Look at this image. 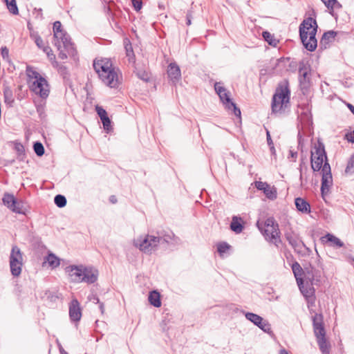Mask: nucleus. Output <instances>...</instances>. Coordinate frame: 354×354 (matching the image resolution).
<instances>
[{
  "label": "nucleus",
  "mask_w": 354,
  "mask_h": 354,
  "mask_svg": "<svg viewBox=\"0 0 354 354\" xmlns=\"http://www.w3.org/2000/svg\"><path fill=\"white\" fill-rule=\"evenodd\" d=\"M263 37L264 39L271 46H276L279 42L277 39H276L273 35L268 31L263 32Z\"/></svg>",
  "instance_id": "c756f323"
},
{
  "label": "nucleus",
  "mask_w": 354,
  "mask_h": 354,
  "mask_svg": "<svg viewBox=\"0 0 354 354\" xmlns=\"http://www.w3.org/2000/svg\"><path fill=\"white\" fill-rule=\"evenodd\" d=\"M301 292L306 298L308 303L313 304L315 300V289L311 286H305L303 283H297Z\"/></svg>",
  "instance_id": "412c9836"
},
{
  "label": "nucleus",
  "mask_w": 354,
  "mask_h": 354,
  "mask_svg": "<svg viewBox=\"0 0 354 354\" xmlns=\"http://www.w3.org/2000/svg\"><path fill=\"white\" fill-rule=\"evenodd\" d=\"M62 24L60 21H57L53 24V32H57L59 31H62Z\"/></svg>",
  "instance_id": "ea45409f"
},
{
  "label": "nucleus",
  "mask_w": 354,
  "mask_h": 354,
  "mask_svg": "<svg viewBox=\"0 0 354 354\" xmlns=\"http://www.w3.org/2000/svg\"><path fill=\"white\" fill-rule=\"evenodd\" d=\"M167 75L171 81H178L181 77V73L179 66L175 63H171L168 66Z\"/></svg>",
  "instance_id": "4be33fe9"
},
{
  "label": "nucleus",
  "mask_w": 354,
  "mask_h": 354,
  "mask_svg": "<svg viewBox=\"0 0 354 354\" xmlns=\"http://www.w3.org/2000/svg\"><path fill=\"white\" fill-rule=\"evenodd\" d=\"M9 50L7 47L1 48V55L3 58L8 57Z\"/></svg>",
  "instance_id": "c03bdc74"
},
{
  "label": "nucleus",
  "mask_w": 354,
  "mask_h": 354,
  "mask_svg": "<svg viewBox=\"0 0 354 354\" xmlns=\"http://www.w3.org/2000/svg\"><path fill=\"white\" fill-rule=\"evenodd\" d=\"M255 187L263 192L266 196L270 199L276 198L277 197V190L274 187L270 186L266 182L262 181H256Z\"/></svg>",
  "instance_id": "dca6fc26"
},
{
  "label": "nucleus",
  "mask_w": 354,
  "mask_h": 354,
  "mask_svg": "<svg viewBox=\"0 0 354 354\" xmlns=\"http://www.w3.org/2000/svg\"><path fill=\"white\" fill-rule=\"evenodd\" d=\"M243 221L241 217L234 216L232 218L230 228L234 232L239 234L241 233L243 229Z\"/></svg>",
  "instance_id": "393cba45"
},
{
  "label": "nucleus",
  "mask_w": 354,
  "mask_h": 354,
  "mask_svg": "<svg viewBox=\"0 0 354 354\" xmlns=\"http://www.w3.org/2000/svg\"><path fill=\"white\" fill-rule=\"evenodd\" d=\"M295 203L298 211L305 214L310 212V205L304 198H297Z\"/></svg>",
  "instance_id": "5701e85b"
},
{
  "label": "nucleus",
  "mask_w": 354,
  "mask_h": 354,
  "mask_svg": "<svg viewBox=\"0 0 354 354\" xmlns=\"http://www.w3.org/2000/svg\"><path fill=\"white\" fill-rule=\"evenodd\" d=\"M135 245L145 253H151L156 249L160 238L152 235H145L138 238L134 241Z\"/></svg>",
  "instance_id": "1a4fd4ad"
},
{
  "label": "nucleus",
  "mask_w": 354,
  "mask_h": 354,
  "mask_svg": "<svg viewBox=\"0 0 354 354\" xmlns=\"http://www.w3.org/2000/svg\"><path fill=\"white\" fill-rule=\"evenodd\" d=\"M46 263H48V265L53 269L59 266L60 260L55 254L50 253L46 257L45 261L43 262V266H44Z\"/></svg>",
  "instance_id": "bb28decb"
},
{
  "label": "nucleus",
  "mask_w": 354,
  "mask_h": 354,
  "mask_svg": "<svg viewBox=\"0 0 354 354\" xmlns=\"http://www.w3.org/2000/svg\"><path fill=\"white\" fill-rule=\"evenodd\" d=\"M245 317L265 331L268 328V324L261 317L257 314L248 313Z\"/></svg>",
  "instance_id": "aec40b11"
},
{
  "label": "nucleus",
  "mask_w": 354,
  "mask_h": 354,
  "mask_svg": "<svg viewBox=\"0 0 354 354\" xmlns=\"http://www.w3.org/2000/svg\"><path fill=\"white\" fill-rule=\"evenodd\" d=\"M133 6L136 10H140L142 8V1L140 0H131Z\"/></svg>",
  "instance_id": "a19ab883"
},
{
  "label": "nucleus",
  "mask_w": 354,
  "mask_h": 354,
  "mask_svg": "<svg viewBox=\"0 0 354 354\" xmlns=\"http://www.w3.org/2000/svg\"><path fill=\"white\" fill-rule=\"evenodd\" d=\"M95 111L102 120L103 127L106 131H109L111 129V122L109 119L107 112L102 106L97 105L95 106Z\"/></svg>",
  "instance_id": "a211bd4d"
},
{
  "label": "nucleus",
  "mask_w": 354,
  "mask_h": 354,
  "mask_svg": "<svg viewBox=\"0 0 354 354\" xmlns=\"http://www.w3.org/2000/svg\"><path fill=\"white\" fill-rule=\"evenodd\" d=\"M109 200L112 203H115L117 202V198L115 196H111Z\"/></svg>",
  "instance_id": "de8ad7c7"
},
{
  "label": "nucleus",
  "mask_w": 354,
  "mask_h": 354,
  "mask_svg": "<svg viewBox=\"0 0 354 354\" xmlns=\"http://www.w3.org/2000/svg\"><path fill=\"white\" fill-rule=\"evenodd\" d=\"M93 68L100 80L106 86L116 88L122 84V74L119 69L113 66L111 59H95L93 61Z\"/></svg>",
  "instance_id": "f257e3e1"
},
{
  "label": "nucleus",
  "mask_w": 354,
  "mask_h": 354,
  "mask_svg": "<svg viewBox=\"0 0 354 354\" xmlns=\"http://www.w3.org/2000/svg\"><path fill=\"white\" fill-rule=\"evenodd\" d=\"M83 276L82 282L87 283H95L98 277V271L93 267H86L83 266Z\"/></svg>",
  "instance_id": "4468645a"
},
{
  "label": "nucleus",
  "mask_w": 354,
  "mask_h": 354,
  "mask_svg": "<svg viewBox=\"0 0 354 354\" xmlns=\"http://www.w3.org/2000/svg\"><path fill=\"white\" fill-rule=\"evenodd\" d=\"M292 269L297 283H303V269L300 265L298 263H295L292 266Z\"/></svg>",
  "instance_id": "cd10ccee"
},
{
  "label": "nucleus",
  "mask_w": 354,
  "mask_h": 354,
  "mask_svg": "<svg viewBox=\"0 0 354 354\" xmlns=\"http://www.w3.org/2000/svg\"><path fill=\"white\" fill-rule=\"evenodd\" d=\"M310 162L314 171L322 170L325 162H328L324 147L321 144L315 145L312 149Z\"/></svg>",
  "instance_id": "0eeeda50"
},
{
  "label": "nucleus",
  "mask_w": 354,
  "mask_h": 354,
  "mask_svg": "<svg viewBox=\"0 0 354 354\" xmlns=\"http://www.w3.org/2000/svg\"><path fill=\"white\" fill-rule=\"evenodd\" d=\"M24 265L23 253L19 248L14 245L10 255V268L12 274L15 277L20 275Z\"/></svg>",
  "instance_id": "6e6552de"
},
{
  "label": "nucleus",
  "mask_w": 354,
  "mask_h": 354,
  "mask_svg": "<svg viewBox=\"0 0 354 354\" xmlns=\"http://www.w3.org/2000/svg\"><path fill=\"white\" fill-rule=\"evenodd\" d=\"M44 51L46 53L48 59L50 60L55 68H57L60 72H64L66 70L65 67L59 65L55 60V55L53 54V50L50 47L47 46L44 48Z\"/></svg>",
  "instance_id": "b1692460"
},
{
  "label": "nucleus",
  "mask_w": 354,
  "mask_h": 354,
  "mask_svg": "<svg viewBox=\"0 0 354 354\" xmlns=\"http://www.w3.org/2000/svg\"><path fill=\"white\" fill-rule=\"evenodd\" d=\"M33 148H34V151H35V153L37 156H41L44 153V148L41 143H40V142L35 143Z\"/></svg>",
  "instance_id": "72a5a7b5"
},
{
  "label": "nucleus",
  "mask_w": 354,
  "mask_h": 354,
  "mask_svg": "<svg viewBox=\"0 0 354 354\" xmlns=\"http://www.w3.org/2000/svg\"><path fill=\"white\" fill-rule=\"evenodd\" d=\"M26 73L30 90L41 98H46L50 93V86L47 80L32 66L26 67Z\"/></svg>",
  "instance_id": "f03ea898"
},
{
  "label": "nucleus",
  "mask_w": 354,
  "mask_h": 354,
  "mask_svg": "<svg viewBox=\"0 0 354 354\" xmlns=\"http://www.w3.org/2000/svg\"><path fill=\"white\" fill-rule=\"evenodd\" d=\"M299 73H300L301 75H302L304 77V80H300L301 83L304 84L306 78L308 76V73H307V71H304L302 68H300L299 69Z\"/></svg>",
  "instance_id": "37998d69"
},
{
  "label": "nucleus",
  "mask_w": 354,
  "mask_h": 354,
  "mask_svg": "<svg viewBox=\"0 0 354 354\" xmlns=\"http://www.w3.org/2000/svg\"><path fill=\"white\" fill-rule=\"evenodd\" d=\"M35 43L39 48H42L43 49L46 47L44 46V41L40 37H37L35 38Z\"/></svg>",
  "instance_id": "79ce46f5"
},
{
  "label": "nucleus",
  "mask_w": 354,
  "mask_h": 354,
  "mask_svg": "<svg viewBox=\"0 0 354 354\" xmlns=\"http://www.w3.org/2000/svg\"><path fill=\"white\" fill-rule=\"evenodd\" d=\"M317 25L312 17L305 19L299 26V35L303 45L309 51H314L317 46L315 37Z\"/></svg>",
  "instance_id": "7ed1b4c3"
},
{
  "label": "nucleus",
  "mask_w": 354,
  "mask_h": 354,
  "mask_svg": "<svg viewBox=\"0 0 354 354\" xmlns=\"http://www.w3.org/2000/svg\"><path fill=\"white\" fill-rule=\"evenodd\" d=\"M148 299L150 304L154 307L159 308L162 305L160 294L156 290L150 292Z\"/></svg>",
  "instance_id": "a878e982"
},
{
  "label": "nucleus",
  "mask_w": 354,
  "mask_h": 354,
  "mask_svg": "<svg viewBox=\"0 0 354 354\" xmlns=\"http://www.w3.org/2000/svg\"><path fill=\"white\" fill-rule=\"evenodd\" d=\"M345 138L348 140V142L354 143V130L353 131H350L346 133Z\"/></svg>",
  "instance_id": "58836bf2"
},
{
  "label": "nucleus",
  "mask_w": 354,
  "mask_h": 354,
  "mask_svg": "<svg viewBox=\"0 0 354 354\" xmlns=\"http://www.w3.org/2000/svg\"><path fill=\"white\" fill-rule=\"evenodd\" d=\"M257 225L266 240L277 243L280 240L279 225L273 217L257 221Z\"/></svg>",
  "instance_id": "423d86ee"
},
{
  "label": "nucleus",
  "mask_w": 354,
  "mask_h": 354,
  "mask_svg": "<svg viewBox=\"0 0 354 354\" xmlns=\"http://www.w3.org/2000/svg\"><path fill=\"white\" fill-rule=\"evenodd\" d=\"M226 108L230 109V110H232L234 115L237 117H240L241 116V111L239 109H238L236 106V104L232 102L231 103H230L228 105L226 106Z\"/></svg>",
  "instance_id": "c9c22d12"
},
{
  "label": "nucleus",
  "mask_w": 354,
  "mask_h": 354,
  "mask_svg": "<svg viewBox=\"0 0 354 354\" xmlns=\"http://www.w3.org/2000/svg\"><path fill=\"white\" fill-rule=\"evenodd\" d=\"M322 1L328 8H331V9H333L334 8L335 4H336L337 3V0H322Z\"/></svg>",
  "instance_id": "e433bc0d"
},
{
  "label": "nucleus",
  "mask_w": 354,
  "mask_h": 354,
  "mask_svg": "<svg viewBox=\"0 0 354 354\" xmlns=\"http://www.w3.org/2000/svg\"><path fill=\"white\" fill-rule=\"evenodd\" d=\"M335 32L331 31V32H325L324 35H323V37L322 38V41L321 42H322L323 41H326V40H328L330 38H333L334 39L335 38Z\"/></svg>",
  "instance_id": "4c0bfd02"
},
{
  "label": "nucleus",
  "mask_w": 354,
  "mask_h": 354,
  "mask_svg": "<svg viewBox=\"0 0 354 354\" xmlns=\"http://www.w3.org/2000/svg\"><path fill=\"white\" fill-rule=\"evenodd\" d=\"M286 238H287V239L289 241V242H290L291 244H292V241H291L290 238L288 235H286Z\"/></svg>",
  "instance_id": "603ef678"
},
{
  "label": "nucleus",
  "mask_w": 354,
  "mask_h": 354,
  "mask_svg": "<svg viewBox=\"0 0 354 354\" xmlns=\"http://www.w3.org/2000/svg\"><path fill=\"white\" fill-rule=\"evenodd\" d=\"M83 266H69L65 268L70 280L75 283H82L83 276Z\"/></svg>",
  "instance_id": "ddd939ff"
},
{
  "label": "nucleus",
  "mask_w": 354,
  "mask_h": 354,
  "mask_svg": "<svg viewBox=\"0 0 354 354\" xmlns=\"http://www.w3.org/2000/svg\"><path fill=\"white\" fill-rule=\"evenodd\" d=\"M315 335L322 354H330V344L326 337L324 317L321 313H315L313 317Z\"/></svg>",
  "instance_id": "39448f33"
},
{
  "label": "nucleus",
  "mask_w": 354,
  "mask_h": 354,
  "mask_svg": "<svg viewBox=\"0 0 354 354\" xmlns=\"http://www.w3.org/2000/svg\"><path fill=\"white\" fill-rule=\"evenodd\" d=\"M69 316L72 321L77 322L81 319L82 310L77 299H73L69 304Z\"/></svg>",
  "instance_id": "2eb2a0df"
},
{
  "label": "nucleus",
  "mask_w": 354,
  "mask_h": 354,
  "mask_svg": "<svg viewBox=\"0 0 354 354\" xmlns=\"http://www.w3.org/2000/svg\"><path fill=\"white\" fill-rule=\"evenodd\" d=\"M267 140L269 144L272 142L269 131L267 132Z\"/></svg>",
  "instance_id": "8fccbe9b"
},
{
  "label": "nucleus",
  "mask_w": 354,
  "mask_h": 354,
  "mask_svg": "<svg viewBox=\"0 0 354 354\" xmlns=\"http://www.w3.org/2000/svg\"><path fill=\"white\" fill-rule=\"evenodd\" d=\"M320 241L322 244L331 247L341 248L344 245L343 242L339 238L329 233L322 236Z\"/></svg>",
  "instance_id": "f3484780"
},
{
  "label": "nucleus",
  "mask_w": 354,
  "mask_h": 354,
  "mask_svg": "<svg viewBox=\"0 0 354 354\" xmlns=\"http://www.w3.org/2000/svg\"><path fill=\"white\" fill-rule=\"evenodd\" d=\"M279 354H288V352L286 349H281Z\"/></svg>",
  "instance_id": "3c124183"
},
{
  "label": "nucleus",
  "mask_w": 354,
  "mask_h": 354,
  "mask_svg": "<svg viewBox=\"0 0 354 354\" xmlns=\"http://www.w3.org/2000/svg\"><path fill=\"white\" fill-rule=\"evenodd\" d=\"M230 248V245L227 243L221 242L217 244V251L221 256H223L226 253Z\"/></svg>",
  "instance_id": "2f4dec72"
},
{
  "label": "nucleus",
  "mask_w": 354,
  "mask_h": 354,
  "mask_svg": "<svg viewBox=\"0 0 354 354\" xmlns=\"http://www.w3.org/2000/svg\"><path fill=\"white\" fill-rule=\"evenodd\" d=\"M55 203L57 205V207H63L66 204V199L62 195H57L55 197Z\"/></svg>",
  "instance_id": "473e14b6"
},
{
  "label": "nucleus",
  "mask_w": 354,
  "mask_h": 354,
  "mask_svg": "<svg viewBox=\"0 0 354 354\" xmlns=\"http://www.w3.org/2000/svg\"><path fill=\"white\" fill-rule=\"evenodd\" d=\"M4 1L6 3L8 9L11 13L14 15H17L19 13V10L15 0H4Z\"/></svg>",
  "instance_id": "7c9ffc66"
},
{
  "label": "nucleus",
  "mask_w": 354,
  "mask_h": 354,
  "mask_svg": "<svg viewBox=\"0 0 354 354\" xmlns=\"http://www.w3.org/2000/svg\"><path fill=\"white\" fill-rule=\"evenodd\" d=\"M58 58L61 60H64L67 59V55L65 52H64L62 50H60V53L58 55Z\"/></svg>",
  "instance_id": "a18cd8bd"
},
{
  "label": "nucleus",
  "mask_w": 354,
  "mask_h": 354,
  "mask_svg": "<svg viewBox=\"0 0 354 354\" xmlns=\"http://www.w3.org/2000/svg\"><path fill=\"white\" fill-rule=\"evenodd\" d=\"M214 88L216 93L219 95L221 100L225 105V106L232 102L229 93L223 86L221 85L220 83L216 82L214 84Z\"/></svg>",
  "instance_id": "6ab92c4d"
},
{
  "label": "nucleus",
  "mask_w": 354,
  "mask_h": 354,
  "mask_svg": "<svg viewBox=\"0 0 354 354\" xmlns=\"http://www.w3.org/2000/svg\"><path fill=\"white\" fill-rule=\"evenodd\" d=\"M290 91L287 80L280 82L276 88L272 100V111L274 113H282L290 106Z\"/></svg>",
  "instance_id": "20e7f679"
},
{
  "label": "nucleus",
  "mask_w": 354,
  "mask_h": 354,
  "mask_svg": "<svg viewBox=\"0 0 354 354\" xmlns=\"http://www.w3.org/2000/svg\"><path fill=\"white\" fill-rule=\"evenodd\" d=\"M322 194L328 193L333 185V177L331 174L330 166L328 162H325L322 170Z\"/></svg>",
  "instance_id": "9b49d317"
},
{
  "label": "nucleus",
  "mask_w": 354,
  "mask_h": 354,
  "mask_svg": "<svg viewBox=\"0 0 354 354\" xmlns=\"http://www.w3.org/2000/svg\"><path fill=\"white\" fill-rule=\"evenodd\" d=\"M54 37L55 45L59 50H60L62 47H64L68 53L70 51L74 50V48L70 41V38L64 30L54 32Z\"/></svg>",
  "instance_id": "9d476101"
},
{
  "label": "nucleus",
  "mask_w": 354,
  "mask_h": 354,
  "mask_svg": "<svg viewBox=\"0 0 354 354\" xmlns=\"http://www.w3.org/2000/svg\"><path fill=\"white\" fill-rule=\"evenodd\" d=\"M124 48L126 50V54L129 58V62H135V55L133 53L131 44L130 43V41L128 39H126L124 41Z\"/></svg>",
  "instance_id": "c85d7f7f"
},
{
  "label": "nucleus",
  "mask_w": 354,
  "mask_h": 354,
  "mask_svg": "<svg viewBox=\"0 0 354 354\" xmlns=\"http://www.w3.org/2000/svg\"><path fill=\"white\" fill-rule=\"evenodd\" d=\"M345 172L346 174H352L354 172V154L350 158V160L346 168Z\"/></svg>",
  "instance_id": "f704fd0d"
},
{
  "label": "nucleus",
  "mask_w": 354,
  "mask_h": 354,
  "mask_svg": "<svg viewBox=\"0 0 354 354\" xmlns=\"http://www.w3.org/2000/svg\"><path fill=\"white\" fill-rule=\"evenodd\" d=\"M191 19L192 16L190 15H187V25L190 26L191 25Z\"/></svg>",
  "instance_id": "49530a36"
},
{
  "label": "nucleus",
  "mask_w": 354,
  "mask_h": 354,
  "mask_svg": "<svg viewBox=\"0 0 354 354\" xmlns=\"http://www.w3.org/2000/svg\"><path fill=\"white\" fill-rule=\"evenodd\" d=\"M347 106L349 109V110L354 114V106L352 105L351 104H348Z\"/></svg>",
  "instance_id": "09e8293b"
},
{
  "label": "nucleus",
  "mask_w": 354,
  "mask_h": 354,
  "mask_svg": "<svg viewBox=\"0 0 354 354\" xmlns=\"http://www.w3.org/2000/svg\"><path fill=\"white\" fill-rule=\"evenodd\" d=\"M3 204L15 213H23L21 201H17L12 194H5L2 198Z\"/></svg>",
  "instance_id": "f8f14e48"
}]
</instances>
